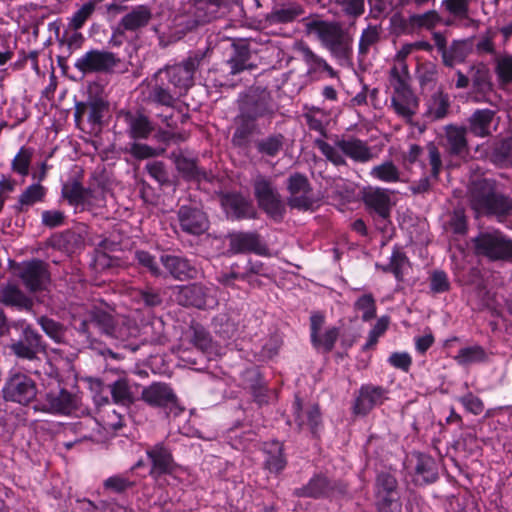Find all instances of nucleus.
I'll use <instances>...</instances> for the list:
<instances>
[{"label": "nucleus", "instance_id": "e2e57ef3", "mask_svg": "<svg viewBox=\"0 0 512 512\" xmlns=\"http://www.w3.org/2000/svg\"><path fill=\"white\" fill-rule=\"evenodd\" d=\"M408 259L406 255L401 252L399 249H394L390 256V268L391 273L395 276V278L400 281L403 278V267L407 263Z\"/></svg>", "mask_w": 512, "mask_h": 512}, {"label": "nucleus", "instance_id": "393cba45", "mask_svg": "<svg viewBox=\"0 0 512 512\" xmlns=\"http://www.w3.org/2000/svg\"><path fill=\"white\" fill-rule=\"evenodd\" d=\"M112 401L115 404L129 406L135 399V389L138 384L131 383L125 376H120L117 380L108 385Z\"/></svg>", "mask_w": 512, "mask_h": 512}, {"label": "nucleus", "instance_id": "338daca9", "mask_svg": "<svg viewBox=\"0 0 512 512\" xmlns=\"http://www.w3.org/2000/svg\"><path fill=\"white\" fill-rule=\"evenodd\" d=\"M91 389L93 390V401L96 406L100 407L110 403L109 399V388L106 387L104 383L100 380H95L91 384Z\"/></svg>", "mask_w": 512, "mask_h": 512}, {"label": "nucleus", "instance_id": "4468645a", "mask_svg": "<svg viewBox=\"0 0 512 512\" xmlns=\"http://www.w3.org/2000/svg\"><path fill=\"white\" fill-rule=\"evenodd\" d=\"M325 317L316 312L310 316V339L314 348L322 352H330L339 337V328L329 326L324 328Z\"/></svg>", "mask_w": 512, "mask_h": 512}, {"label": "nucleus", "instance_id": "a211bd4d", "mask_svg": "<svg viewBox=\"0 0 512 512\" xmlns=\"http://www.w3.org/2000/svg\"><path fill=\"white\" fill-rule=\"evenodd\" d=\"M19 277L28 290L35 292L43 289L49 275L44 262L34 259L22 264Z\"/></svg>", "mask_w": 512, "mask_h": 512}, {"label": "nucleus", "instance_id": "69168bd1", "mask_svg": "<svg viewBox=\"0 0 512 512\" xmlns=\"http://www.w3.org/2000/svg\"><path fill=\"white\" fill-rule=\"evenodd\" d=\"M450 288V282L444 271L436 270L430 278V289L433 293H443Z\"/></svg>", "mask_w": 512, "mask_h": 512}, {"label": "nucleus", "instance_id": "423d86ee", "mask_svg": "<svg viewBox=\"0 0 512 512\" xmlns=\"http://www.w3.org/2000/svg\"><path fill=\"white\" fill-rule=\"evenodd\" d=\"M476 255L491 261L512 259V240L499 230L480 232L474 239Z\"/></svg>", "mask_w": 512, "mask_h": 512}, {"label": "nucleus", "instance_id": "f257e3e1", "mask_svg": "<svg viewBox=\"0 0 512 512\" xmlns=\"http://www.w3.org/2000/svg\"><path fill=\"white\" fill-rule=\"evenodd\" d=\"M205 53H191L183 62L158 70L150 81V99L160 105L173 106L194 84V74Z\"/></svg>", "mask_w": 512, "mask_h": 512}, {"label": "nucleus", "instance_id": "7c9ffc66", "mask_svg": "<svg viewBox=\"0 0 512 512\" xmlns=\"http://www.w3.org/2000/svg\"><path fill=\"white\" fill-rule=\"evenodd\" d=\"M231 249L235 252H260L259 235L252 232L234 233L230 237Z\"/></svg>", "mask_w": 512, "mask_h": 512}, {"label": "nucleus", "instance_id": "79ce46f5", "mask_svg": "<svg viewBox=\"0 0 512 512\" xmlns=\"http://www.w3.org/2000/svg\"><path fill=\"white\" fill-rule=\"evenodd\" d=\"M465 134L466 130L464 128L454 126L446 128L448 149L451 154L460 155L465 151L467 146Z\"/></svg>", "mask_w": 512, "mask_h": 512}, {"label": "nucleus", "instance_id": "f3484780", "mask_svg": "<svg viewBox=\"0 0 512 512\" xmlns=\"http://www.w3.org/2000/svg\"><path fill=\"white\" fill-rule=\"evenodd\" d=\"M387 390L372 384L362 385L355 400L353 410L355 414L366 415L374 407L381 405L387 398Z\"/></svg>", "mask_w": 512, "mask_h": 512}, {"label": "nucleus", "instance_id": "9d476101", "mask_svg": "<svg viewBox=\"0 0 512 512\" xmlns=\"http://www.w3.org/2000/svg\"><path fill=\"white\" fill-rule=\"evenodd\" d=\"M120 62V59L112 52L92 49L75 62V68L83 74L109 73Z\"/></svg>", "mask_w": 512, "mask_h": 512}, {"label": "nucleus", "instance_id": "bb28decb", "mask_svg": "<svg viewBox=\"0 0 512 512\" xmlns=\"http://www.w3.org/2000/svg\"><path fill=\"white\" fill-rule=\"evenodd\" d=\"M415 458V482L428 484L436 481L438 472L434 459L422 453L415 454Z\"/></svg>", "mask_w": 512, "mask_h": 512}, {"label": "nucleus", "instance_id": "a18cd8bd", "mask_svg": "<svg viewBox=\"0 0 512 512\" xmlns=\"http://www.w3.org/2000/svg\"><path fill=\"white\" fill-rule=\"evenodd\" d=\"M105 205V191L101 187L88 188L85 190L80 210H93Z\"/></svg>", "mask_w": 512, "mask_h": 512}, {"label": "nucleus", "instance_id": "864d4df0", "mask_svg": "<svg viewBox=\"0 0 512 512\" xmlns=\"http://www.w3.org/2000/svg\"><path fill=\"white\" fill-rule=\"evenodd\" d=\"M493 161L499 165L512 164V137L503 140L493 152Z\"/></svg>", "mask_w": 512, "mask_h": 512}, {"label": "nucleus", "instance_id": "4be33fe9", "mask_svg": "<svg viewBox=\"0 0 512 512\" xmlns=\"http://www.w3.org/2000/svg\"><path fill=\"white\" fill-rule=\"evenodd\" d=\"M273 110L265 94L251 92L245 96L240 106V114L256 122L259 118L272 115Z\"/></svg>", "mask_w": 512, "mask_h": 512}, {"label": "nucleus", "instance_id": "412c9836", "mask_svg": "<svg viewBox=\"0 0 512 512\" xmlns=\"http://www.w3.org/2000/svg\"><path fill=\"white\" fill-rule=\"evenodd\" d=\"M160 261L168 273L176 280L185 281L198 276L197 267L185 257L177 255H162Z\"/></svg>", "mask_w": 512, "mask_h": 512}, {"label": "nucleus", "instance_id": "6ab92c4d", "mask_svg": "<svg viewBox=\"0 0 512 512\" xmlns=\"http://www.w3.org/2000/svg\"><path fill=\"white\" fill-rule=\"evenodd\" d=\"M142 400L150 406L170 408L176 405V395L169 385L155 382L143 388L141 393Z\"/></svg>", "mask_w": 512, "mask_h": 512}, {"label": "nucleus", "instance_id": "c85d7f7f", "mask_svg": "<svg viewBox=\"0 0 512 512\" xmlns=\"http://www.w3.org/2000/svg\"><path fill=\"white\" fill-rule=\"evenodd\" d=\"M425 117L430 121H436L446 117L450 101L449 96L442 91H437L431 95L426 103Z\"/></svg>", "mask_w": 512, "mask_h": 512}, {"label": "nucleus", "instance_id": "8fccbe9b", "mask_svg": "<svg viewBox=\"0 0 512 512\" xmlns=\"http://www.w3.org/2000/svg\"><path fill=\"white\" fill-rule=\"evenodd\" d=\"M380 33L376 26L369 25L365 28L359 39V54L365 55L369 52L370 48L379 40Z\"/></svg>", "mask_w": 512, "mask_h": 512}, {"label": "nucleus", "instance_id": "58836bf2", "mask_svg": "<svg viewBox=\"0 0 512 512\" xmlns=\"http://www.w3.org/2000/svg\"><path fill=\"white\" fill-rule=\"evenodd\" d=\"M256 130V124L249 118L239 114L237 117V126L232 136V143L237 147H244L248 144L251 135Z\"/></svg>", "mask_w": 512, "mask_h": 512}, {"label": "nucleus", "instance_id": "13d9d810", "mask_svg": "<svg viewBox=\"0 0 512 512\" xmlns=\"http://www.w3.org/2000/svg\"><path fill=\"white\" fill-rule=\"evenodd\" d=\"M376 496L377 495H385L392 494V492L397 491V480L396 478L389 473H381L378 475L376 480Z\"/></svg>", "mask_w": 512, "mask_h": 512}, {"label": "nucleus", "instance_id": "cd10ccee", "mask_svg": "<svg viewBox=\"0 0 512 512\" xmlns=\"http://www.w3.org/2000/svg\"><path fill=\"white\" fill-rule=\"evenodd\" d=\"M0 303L16 307L18 309H28L32 306V302L16 285L5 284L0 287Z\"/></svg>", "mask_w": 512, "mask_h": 512}, {"label": "nucleus", "instance_id": "aec40b11", "mask_svg": "<svg viewBox=\"0 0 512 512\" xmlns=\"http://www.w3.org/2000/svg\"><path fill=\"white\" fill-rule=\"evenodd\" d=\"M152 463L150 475L154 478L162 474L172 475L174 473V460L171 451L163 444L157 443L146 451Z\"/></svg>", "mask_w": 512, "mask_h": 512}, {"label": "nucleus", "instance_id": "49530a36", "mask_svg": "<svg viewBox=\"0 0 512 512\" xmlns=\"http://www.w3.org/2000/svg\"><path fill=\"white\" fill-rule=\"evenodd\" d=\"M85 190L79 182L73 181L63 185L62 195L68 200L69 204L73 205L76 209H80Z\"/></svg>", "mask_w": 512, "mask_h": 512}, {"label": "nucleus", "instance_id": "2f4dec72", "mask_svg": "<svg viewBox=\"0 0 512 512\" xmlns=\"http://www.w3.org/2000/svg\"><path fill=\"white\" fill-rule=\"evenodd\" d=\"M370 176L378 181L384 183H398L402 182V172L394 164L392 160H386L378 165L372 167L369 172Z\"/></svg>", "mask_w": 512, "mask_h": 512}, {"label": "nucleus", "instance_id": "4c0bfd02", "mask_svg": "<svg viewBox=\"0 0 512 512\" xmlns=\"http://www.w3.org/2000/svg\"><path fill=\"white\" fill-rule=\"evenodd\" d=\"M33 156L34 148L21 146L11 161V171L23 178L28 176Z\"/></svg>", "mask_w": 512, "mask_h": 512}, {"label": "nucleus", "instance_id": "09e8293b", "mask_svg": "<svg viewBox=\"0 0 512 512\" xmlns=\"http://www.w3.org/2000/svg\"><path fill=\"white\" fill-rule=\"evenodd\" d=\"M485 357L484 349L481 346L475 345L460 349L455 359L459 364L467 365L484 361Z\"/></svg>", "mask_w": 512, "mask_h": 512}, {"label": "nucleus", "instance_id": "a19ab883", "mask_svg": "<svg viewBox=\"0 0 512 512\" xmlns=\"http://www.w3.org/2000/svg\"><path fill=\"white\" fill-rule=\"evenodd\" d=\"M293 407L295 410V420L297 421L299 427L307 425L313 434L316 433L321 423V413L318 406H313L306 412V422L301 416V402L299 398H296Z\"/></svg>", "mask_w": 512, "mask_h": 512}, {"label": "nucleus", "instance_id": "052dcab7", "mask_svg": "<svg viewBox=\"0 0 512 512\" xmlns=\"http://www.w3.org/2000/svg\"><path fill=\"white\" fill-rule=\"evenodd\" d=\"M467 55V44L465 42L454 43L450 49L444 53L443 58L447 65L452 66L456 62H462Z\"/></svg>", "mask_w": 512, "mask_h": 512}, {"label": "nucleus", "instance_id": "f8f14e48", "mask_svg": "<svg viewBox=\"0 0 512 512\" xmlns=\"http://www.w3.org/2000/svg\"><path fill=\"white\" fill-rule=\"evenodd\" d=\"M254 190L259 206L274 219H281L285 212V205L272 183L259 176L254 182Z\"/></svg>", "mask_w": 512, "mask_h": 512}, {"label": "nucleus", "instance_id": "72a5a7b5", "mask_svg": "<svg viewBox=\"0 0 512 512\" xmlns=\"http://www.w3.org/2000/svg\"><path fill=\"white\" fill-rule=\"evenodd\" d=\"M494 118V111L490 109L476 110L469 118L470 131L479 137L488 136Z\"/></svg>", "mask_w": 512, "mask_h": 512}, {"label": "nucleus", "instance_id": "1a4fd4ad", "mask_svg": "<svg viewBox=\"0 0 512 512\" xmlns=\"http://www.w3.org/2000/svg\"><path fill=\"white\" fill-rule=\"evenodd\" d=\"M39 405L40 410L51 414L71 415L79 409L81 397L76 390L58 387L48 391Z\"/></svg>", "mask_w": 512, "mask_h": 512}, {"label": "nucleus", "instance_id": "37998d69", "mask_svg": "<svg viewBox=\"0 0 512 512\" xmlns=\"http://www.w3.org/2000/svg\"><path fill=\"white\" fill-rule=\"evenodd\" d=\"M440 22V16L435 10H430L422 14H413L408 18V24L413 29L432 30Z\"/></svg>", "mask_w": 512, "mask_h": 512}, {"label": "nucleus", "instance_id": "20e7f679", "mask_svg": "<svg viewBox=\"0 0 512 512\" xmlns=\"http://www.w3.org/2000/svg\"><path fill=\"white\" fill-rule=\"evenodd\" d=\"M471 207L477 214L507 215L512 210L509 198L497 193L489 180L478 182L471 193Z\"/></svg>", "mask_w": 512, "mask_h": 512}, {"label": "nucleus", "instance_id": "2eb2a0df", "mask_svg": "<svg viewBox=\"0 0 512 512\" xmlns=\"http://www.w3.org/2000/svg\"><path fill=\"white\" fill-rule=\"evenodd\" d=\"M287 189L290 193L288 204L291 208L308 210L314 204L312 189L307 177L301 173L290 175L287 180Z\"/></svg>", "mask_w": 512, "mask_h": 512}, {"label": "nucleus", "instance_id": "c03bdc74", "mask_svg": "<svg viewBox=\"0 0 512 512\" xmlns=\"http://www.w3.org/2000/svg\"><path fill=\"white\" fill-rule=\"evenodd\" d=\"M495 73L501 87L512 84V55H503L496 59Z\"/></svg>", "mask_w": 512, "mask_h": 512}, {"label": "nucleus", "instance_id": "3c124183", "mask_svg": "<svg viewBox=\"0 0 512 512\" xmlns=\"http://www.w3.org/2000/svg\"><path fill=\"white\" fill-rule=\"evenodd\" d=\"M215 332L223 339L228 340L235 336L237 328L233 321L226 315H220L214 319Z\"/></svg>", "mask_w": 512, "mask_h": 512}, {"label": "nucleus", "instance_id": "5fc2aeb1", "mask_svg": "<svg viewBox=\"0 0 512 512\" xmlns=\"http://www.w3.org/2000/svg\"><path fill=\"white\" fill-rule=\"evenodd\" d=\"M95 9V5L92 2L83 4L71 17L69 26L73 30H79L83 27L87 19L91 16Z\"/></svg>", "mask_w": 512, "mask_h": 512}, {"label": "nucleus", "instance_id": "e433bc0d", "mask_svg": "<svg viewBox=\"0 0 512 512\" xmlns=\"http://www.w3.org/2000/svg\"><path fill=\"white\" fill-rule=\"evenodd\" d=\"M259 154L266 157H276L283 149L284 136L280 133L261 138L255 143Z\"/></svg>", "mask_w": 512, "mask_h": 512}, {"label": "nucleus", "instance_id": "0e129e2a", "mask_svg": "<svg viewBox=\"0 0 512 512\" xmlns=\"http://www.w3.org/2000/svg\"><path fill=\"white\" fill-rule=\"evenodd\" d=\"M474 87L481 92L491 89V82L488 69L481 65L476 68L472 75Z\"/></svg>", "mask_w": 512, "mask_h": 512}, {"label": "nucleus", "instance_id": "603ef678", "mask_svg": "<svg viewBox=\"0 0 512 512\" xmlns=\"http://www.w3.org/2000/svg\"><path fill=\"white\" fill-rule=\"evenodd\" d=\"M303 10L299 5L282 7L272 12L271 19L277 23H287L302 15Z\"/></svg>", "mask_w": 512, "mask_h": 512}, {"label": "nucleus", "instance_id": "a878e982", "mask_svg": "<svg viewBox=\"0 0 512 512\" xmlns=\"http://www.w3.org/2000/svg\"><path fill=\"white\" fill-rule=\"evenodd\" d=\"M222 206L228 217L249 218L253 215L251 203L239 194H227L222 198Z\"/></svg>", "mask_w": 512, "mask_h": 512}, {"label": "nucleus", "instance_id": "f704fd0d", "mask_svg": "<svg viewBox=\"0 0 512 512\" xmlns=\"http://www.w3.org/2000/svg\"><path fill=\"white\" fill-rule=\"evenodd\" d=\"M93 324L97 326L103 333L118 337L115 326H114V320L111 315L104 313V312H95L92 315L90 323H88L86 320L82 321L79 326V331L88 334L89 333V325Z\"/></svg>", "mask_w": 512, "mask_h": 512}, {"label": "nucleus", "instance_id": "ddd939ff", "mask_svg": "<svg viewBox=\"0 0 512 512\" xmlns=\"http://www.w3.org/2000/svg\"><path fill=\"white\" fill-rule=\"evenodd\" d=\"M363 199L365 205L377 216L375 219L377 228L384 233H388L392 229L389 220L391 202L386 190L381 188L371 189L365 192Z\"/></svg>", "mask_w": 512, "mask_h": 512}, {"label": "nucleus", "instance_id": "39448f33", "mask_svg": "<svg viewBox=\"0 0 512 512\" xmlns=\"http://www.w3.org/2000/svg\"><path fill=\"white\" fill-rule=\"evenodd\" d=\"M390 85L392 87L391 103L389 108L406 122H411L419 108V99L411 90L405 77L397 67L390 71Z\"/></svg>", "mask_w": 512, "mask_h": 512}, {"label": "nucleus", "instance_id": "c756f323", "mask_svg": "<svg viewBox=\"0 0 512 512\" xmlns=\"http://www.w3.org/2000/svg\"><path fill=\"white\" fill-rule=\"evenodd\" d=\"M151 17V10L147 6L139 5L122 17L120 26L125 30L135 31L146 26Z\"/></svg>", "mask_w": 512, "mask_h": 512}, {"label": "nucleus", "instance_id": "5701e85b", "mask_svg": "<svg viewBox=\"0 0 512 512\" xmlns=\"http://www.w3.org/2000/svg\"><path fill=\"white\" fill-rule=\"evenodd\" d=\"M264 469L273 474H280L287 465V460L284 455V446L277 440H272L264 443L263 446Z\"/></svg>", "mask_w": 512, "mask_h": 512}, {"label": "nucleus", "instance_id": "6e6552de", "mask_svg": "<svg viewBox=\"0 0 512 512\" xmlns=\"http://www.w3.org/2000/svg\"><path fill=\"white\" fill-rule=\"evenodd\" d=\"M37 393L36 382L29 375L16 370L10 371L2 388V395L6 401L20 405L31 403Z\"/></svg>", "mask_w": 512, "mask_h": 512}, {"label": "nucleus", "instance_id": "7ed1b4c3", "mask_svg": "<svg viewBox=\"0 0 512 512\" xmlns=\"http://www.w3.org/2000/svg\"><path fill=\"white\" fill-rule=\"evenodd\" d=\"M315 145L336 166L346 165L345 158L356 163H367L375 157L367 141L353 135L335 136L332 143L316 139Z\"/></svg>", "mask_w": 512, "mask_h": 512}, {"label": "nucleus", "instance_id": "c9c22d12", "mask_svg": "<svg viewBox=\"0 0 512 512\" xmlns=\"http://www.w3.org/2000/svg\"><path fill=\"white\" fill-rule=\"evenodd\" d=\"M127 121L129 134L133 139H147L154 130L148 117L143 114H129Z\"/></svg>", "mask_w": 512, "mask_h": 512}, {"label": "nucleus", "instance_id": "ea45409f", "mask_svg": "<svg viewBox=\"0 0 512 512\" xmlns=\"http://www.w3.org/2000/svg\"><path fill=\"white\" fill-rule=\"evenodd\" d=\"M47 194V188L39 182L33 183L25 188L18 197V204L21 208H28L36 203L43 202Z\"/></svg>", "mask_w": 512, "mask_h": 512}, {"label": "nucleus", "instance_id": "de8ad7c7", "mask_svg": "<svg viewBox=\"0 0 512 512\" xmlns=\"http://www.w3.org/2000/svg\"><path fill=\"white\" fill-rule=\"evenodd\" d=\"M376 507L378 512H402L399 492L377 495Z\"/></svg>", "mask_w": 512, "mask_h": 512}, {"label": "nucleus", "instance_id": "9b49d317", "mask_svg": "<svg viewBox=\"0 0 512 512\" xmlns=\"http://www.w3.org/2000/svg\"><path fill=\"white\" fill-rule=\"evenodd\" d=\"M175 299L180 305L199 309H213L218 305L216 296L199 283L176 286Z\"/></svg>", "mask_w": 512, "mask_h": 512}, {"label": "nucleus", "instance_id": "6e6d98bb", "mask_svg": "<svg viewBox=\"0 0 512 512\" xmlns=\"http://www.w3.org/2000/svg\"><path fill=\"white\" fill-rule=\"evenodd\" d=\"M104 488L115 493H122L134 485V481H131L124 475H113L104 481Z\"/></svg>", "mask_w": 512, "mask_h": 512}, {"label": "nucleus", "instance_id": "f03ea898", "mask_svg": "<svg viewBox=\"0 0 512 512\" xmlns=\"http://www.w3.org/2000/svg\"><path fill=\"white\" fill-rule=\"evenodd\" d=\"M306 30L318 38L338 65L352 66L353 38L338 22L313 19L306 23Z\"/></svg>", "mask_w": 512, "mask_h": 512}, {"label": "nucleus", "instance_id": "b1692460", "mask_svg": "<svg viewBox=\"0 0 512 512\" xmlns=\"http://www.w3.org/2000/svg\"><path fill=\"white\" fill-rule=\"evenodd\" d=\"M11 349L18 357L31 360L42 349L41 337L33 329L27 327L23 330L22 338L13 343Z\"/></svg>", "mask_w": 512, "mask_h": 512}, {"label": "nucleus", "instance_id": "bf43d9fd", "mask_svg": "<svg viewBox=\"0 0 512 512\" xmlns=\"http://www.w3.org/2000/svg\"><path fill=\"white\" fill-rule=\"evenodd\" d=\"M458 401L463 405L465 410L473 415H480L484 411L483 401L472 392L458 398Z\"/></svg>", "mask_w": 512, "mask_h": 512}, {"label": "nucleus", "instance_id": "0eeeda50", "mask_svg": "<svg viewBox=\"0 0 512 512\" xmlns=\"http://www.w3.org/2000/svg\"><path fill=\"white\" fill-rule=\"evenodd\" d=\"M346 492V486L337 480L330 479L324 473L314 474L302 487L296 488L293 495L298 498L336 499Z\"/></svg>", "mask_w": 512, "mask_h": 512}, {"label": "nucleus", "instance_id": "473e14b6", "mask_svg": "<svg viewBox=\"0 0 512 512\" xmlns=\"http://www.w3.org/2000/svg\"><path fill=\"white\" fill-rule=\"evenodd\" d=\"M175 166L182 177L188 181L208 180V174L197 166L194 159L178 155L175 158Z\"/></svg>", "mask_w": 512, "mask_h": 512}, {"label": "nucleus", "instance_id": "774afa93", "mask_svg": "<svg viewBox=\"0 0 512 512\" xmlns=\"http://www.w3.org/2000/svg\"><path fill=\"white\" fill-rule=\"evenodd\" d=\"M38 323L43 331L55 341H59L62 337V326L48 317H41L38 319Z\"/></svg>", "mask_w": 512, "mask_h": 512}, {"label": "nucleus", "instance_id": "4d7b16f0", "mask_svg": "<svg viewBox=\"0 0 512 512\" xmlns=\"http://www.w3.org/2000/svg\"><path fill=\"white\" fill-rule=\"evenodd\" d=\"M135 259L139 265L145 267L153 276H160L161 270L157 264L156 258L151 253L144 250L135 251Z\"/></svg>", "mask_w": 512, "mask_h": 512}, {"label": "nucleus", "instance_id": "680f3d73", "mask_svg": "<svg viewBox=\"0 0 512 512\" xmlns=\"http://www.w3.org/2000/svg\"><path fill=\"white\" fill-rule=\"evenodd\" d=\"M355 307L363 312L362 318L367 321L372 319L376 313L375 300L371 294H365L358 298Z\"/></svg>", "mask_w": 512, "mask_h": 512}, {"label": "nucleus", "instance_id": "dca6fc26", "mask_svg": "<svg viewBox=\"0 0 512 512\" xmlns=\"http://www.w3.org/2000/svg\"><path fill=\"white\" fill-rule=\"evenodd\" d=\"M177 217L180 228L187 234L200 235L208 229V218L198 207L182 205L178 210Z\"/></svg>", "mask_w": 512, "mask_h": 512}]
</instances>
